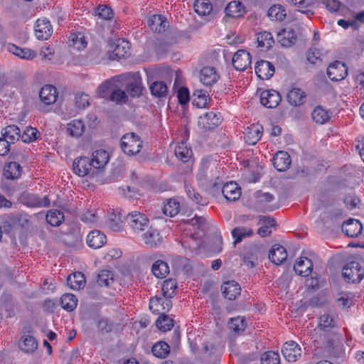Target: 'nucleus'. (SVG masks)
<instances>
[{
    "mask_svg": "<svg viewBox=\"0 0 364 364\" xmlns=\"http://www.w3.org/2000/svg\"><path fill=\"white\" fill-rule=\"evenodd\" d=\"M151 351L157 358H165L170 352V347L166 342L160 341L153 346Z\"/></svg>",
    "mask_w": 364,
    "mask_h": 364,
    "instance_id": "obj_56",
    "label": "nucleus"
},
{
    "mask_svg": "<svg viewBox=\"0 0 364 364\" xmlns=\"http://www.w3.org/2000/svg\"><path fill=\"white\" fill-rule=\"evenodd\" d=\"M311 117L316 124H323L329 121L331 113L329 110L324 109L321 106H318L313 110Z\"/></svg>",
    "mask_w": 364,
    "mask_h": 364,
    "instance_id": "obj_35",
    "label": "nucleus"
},
{
    "mask_svg": "<svg viewBox=\"0 0 364 364\" xmlns=\"http://www.w3.org/2000/svg\"><path fill=\"white\" fill-rule=\"evenodd\" d=\"M144 243L150 247H156L161 245L163 237L159 229H147L142 235Z\"/></svg>",
    "mask_w": 364,
    "mask_h": 364,
    "instance_id": "obj_22",
    "label": "nucleus"
},
{
    "mask_svg": "<svg viewBox=\"0 0 364 364\" xmlns=\"http://www.w3.org/2000/svg\"><path fill=\"white\" fill-rule=\"evenodd\" d=\"M69 46L77 50H81L87 47V41L82 33H74L70 36Z\"/></svg>",
    "mask_w": 364,
    "mask_h": 364,
    "instance_id": "obj_40",
    "label": "nucleus"
},
{
    "mask_svg": "<svg viewBox=\"0 0 364 364\" xmlns=\"http://www.w3.org/2000/svg\"><path fill=\"white\" fill-rule=\"evenodd\" d=\"M307 60L311 64H319L322 61V54L320 50L312 48L306 53Z\"/></svg>",
    "mask_w": 364,
    "mask_h": 364,
    "instance_id": "obj_63",
    "label": "nucleus"
},
{
    "mask_svg": "<svg viewBox=\"0 0 364 364\" xmlns=\"http://www.w3.org/2000/svg\"><path fill=\"white\" fill-rule=\"evenodd\" d=\"M282 353L289 362H295L301 355V348L294 341L286 342L282 347Z\"/></svg>",
    "mask_w": 364,
    "mask_h": 364,
    "instance_id": "obj_11",
    "label": "nucleus"
},
{
    "mask_svg": "<svg viewBox=\"0 0 364 364\" xmlns=\"http://www.w3.org/2000/svg\"><path fill=\"white\" fill-rule=\"evenodd\" d=\"M115 82H117V77H114L112 80H107L101 84L97 90V96L102 98L107 97L109 91L112 90L114 87H117V85H114Z\"/></svg>",
    "mask_w": 364,
    "mask_h": 364,
    "instance_id": "obj_49",
    "label": "nucleus"
},
{
    "mask_svg": "<svg viewBox=\"0 0 364 364\" xmlns=\"http://www.w3.org/2000/svg\"><path fill=\"white\" fill-rule=\"evenodd\" d=\"M255 73L262 80L269 79L274 73V65L267 60H260L256 63Z\"/></svg>",
    "mask_w": 364,
    "mask_h": 364,
    "instance_id": "obj_18",
    "label": "nucleus"
},
{
    "mask_svg": "<svg viewBox=\"0 0 364 364\" xmlns=\"http://www.w3.org/2000/svg\"><path fill=\"white\" fill-rule=\"evenodd\" d=\"M156 325L160 331H167L173 326V319L162 312L156 321Z\"/></svg>",
    "mask_w": 364,
    "mask_h": 364,
    "instance_id": "obj_51",
    "label": "nucleus"
},
{
    "mask_svg": "<svg viewBox=\"0 0 364 364\" xmlns=\"http://www.w3.org/2000/svg\"><path fill=\"white\" fill-rule=\"evenodd\" d=\"M193 105L198 108H204L207 106L210 98L207 91L197 90L193 94Z\"/></svg>",
    "mask_w": 364,
    "mask_h": 364,
    "instance_id": "obj_41",
    "label": "nucleus"
},
{
    "mask_svg": "<svg viewBox=\"0 0 364 364\" xmlns=\"http://www.w3.org/2000/svg\"><path fill=\"white\" fill-rule=\"evenodd\" d=\"M246 328V321L244 317L232 318L228 321V328L235 334H240Z\"/></svg>",
    "mask_w": 364,
    "mask_h": 364,
    "instance_id": "obj_45",
    "label": "nucleus"
},
{
    "mask_svg": "<svg viewBox=\"0 0 364 364\" xmlns=\"http://www.w3.org/2000/svg\"><path fill=\"white\" fill-rule=\"evenodd\" d=\"M287 100L293 106H299L304 103L306 94L300 88L293 87L287 93Z\"/></svg>",
    "mask_w": 364,
    "mask_h": 364,
    "instance_id": "obj_34",
    "label": "nucleus"
},
{
    "mask_svg": "<svg viewBox=\"0 0 364 364\" xmlns=\"http://www.w3.org/2000/svg\"><path fill=\"white\" fill-rule=\"evenodd\" d=\"M225 14L232 18H239L242 16L245 12V7L242 2L239 1H230L225 9Z\"/></svg>",
    "mask_w": 364,
    "mask_h": 364,
    "instance_id": "obj_31",
    "label": "nucleus"
},
{
    "mask_svg": "<svg viewBox=\"0 0 364 364\" xmlns=\"http://www.w3.org/2000/svg\"><path fill=\"white\" fill-rule=\"evenodd\" d=\"M109 159V155L107 151L104 149H97L92 154L90 161L93 168L101 169L106 166Z\"/></svg>",
    "mask_w": 364,
    "mask_h": 364,
    "instance_id": "obj_19",
    "label": "nucleus"
},
{
    "mask_svg": "<svg viewBox=\"0 0 364 364\" xmlns=\"http://www.w3.org/2000/svg\"><path fill=\"white\" fill-rule=\"evenodd\" d=\"M85 130V125L80 119H73L68 122L66 126V131L69 136L73 138L80 137Z\"/></svg>",
    "mask_w": 364,
    "mask_h": 364,
    "instance_id": "obj_30",
    "label": "nucleus"
},
{
    "mask_svg": "<svg viewBox=\"0 0 364 364\" xmlns=\"http://www.w3.org/2000/svg\"><path fill=\"white\" fill-rule=\"evenodd\" d=\"M110 100L116 103H125L127 100V96L124 91L120 89H113L110 95Z\"/></svg>",
    "mask_w": 364,
    "mask_h": 364,
    "instance_id": "obj_64",
    "label": "nucleus"
},
{
    "mask_svg": "<svg viewBox=\"0 0 364 364\" xmlns=\"http://www.w3.org/2000/svg\"><path fill=\"white\" fill-rule=\"evenodd\" d=\"M220 75L214 67L205 66L199 73L200 82L206 87L215 85L219 80Z\"/></svg>",
    "mask_w": 364,
    "mask_h": 364,
    "instance_id": "obj_8",
    "label": "nucleus"
},
{
    "mask_svg": "<svg viewBox=\"0 0 364 364\" xmlns=\"http://www.w3.org/2000/svg\"><path fill=\"white\" fill-rule=\"evenodd\" d=\"M187 225L196 228H208L213 226V221L203 216H196L188 220Z\"/></svg>",
    "mask_w": 364,
    "mask_h": 364,
    "instance_id": "obj_61",
    "label": "nucleus"
},
{
    "mask_svg": "<svg viewBox=\"0 0 364 364\" xmlns=\"http://www.w3.org/2000/svg\"><path fill=\"white\" fill-rule=\"evenodd\" d=\"M253 235L252 229H232V236L235 239L233 245L241 242L244 238L251 237Z\"/></svg>",
    "mask_w": 364,
    "mask_h": 364,
    "instance_id": "obj_60",
    "label": "nucleus"
},
{
    "mask_svg": "<svg viewBox=\"0 0 364 364\" xmlns=\"http://www.w3.org/2000/svg\"><path fill=\"white\" fill-rule=\"evenodd\" d=\"M320 220L323 225H340L343 226L353 225L355 228H363L361 223L354 218H348L343 220L342 212L340 210L323 212L320 215Z\"/></svg>",
    "mask_w": 364,
    "mask_h": 364,
    "instance_id": "obj_3",
    "label": "nucleus"
},
{
    "mask_svg": "<svg viewBox=\"0 0 364 364\" xmlns=\"http://www.w3.org/2000/svg\"><path fill=\"white\" fill-rule=\"evenodd\" d=\"M205 235V229H183L182 243L189 247L199 248L203 246V237Z\"/></svg>",
    "mask_w": 364,
    "mask_h": 364,
    "instance_id": "obj_6",
    "label": "nucleus"
},
{
    "mask_svg": "<svg viewBox=\"0 0 364 364\" xmlns=\"http://www.w3.org/2000/svg\"><path fill=\"white\" fill-rule=\"evenodd\" d=\"M250 64V54L245 50H239L232 57V65L237 70H245Z\"/></svg>",
    "mask_w": 364,
    "mask_h": 364,
    "instance_id": "obj_13",
    "label": "nucleus"
},
{
    "mask_svg": "<svg viewBox=\"0 0 364 364\" xmlns=\"http://www.w3.org/2000/svg\"><path fill=\"white\" fill-rule=\"evenodd\" d=\"M240 287L235 281L227 282L222 285V293L229 300H235L240 294Z\"/></svg>",
    "mask_w": 364,
    "mask_h": 364,
    "instance_id": "obj_28",
    "label": "nucleus"
},
{
    "mask_svg": "<svg viewBox=\"0 0 364 364\" xmlns=\"http://www.w3.org/2000/svg\"><path fill=\"white\" fill-rule=\"evenodd\" d=\"M260 360L261 364H280L279 355L274 351H267L263 353Z\"/></svg>",
    "mask_w": 364,
    "mask_h": 364,
    "instance_id": "obj_62",
    "label": "nucleus"
},
{
    "mask_svg": "<svg viewBox=\"0 0 364 364\" xmlns=\"http://www.w3.org/2000/svg\"><path fill=\"white\" fill-rule=\"evenodd\" d=\"M282 97L279 93L274 90H267L260 95V102L267 108H275L281 102Z\"/></svg>",
    "mask_w": 364,
    "mask_h": 364,
    "instance_id": "obj_12",
    "label": "nucleus"
},
{
    "mask_svg": "<svg viewBox=\"0 0 364 364\" xmlns=\"http://www.w3.org/2000/svg\"><path fill=\"white\" fill-rule=\"evenodd\" d=\"M60 304L64 309L72 311L77 304V299L72 294H64L60 298Z\"/></svg>",
    "mask_w": 364,
    "mask_h": 364,
    "instance_id": "obj_50",
    "label": "nucleus"
},
{
    "mask_svg": "<svg viewBox=\"0 0 364 364\" xmlns=\"http://www.w3.org/2000/svg\"><path fill=\"white\" fill-rule=\"evenodd\" d=\"M80 229H67V232H63L60 240L68 246L75 247L82 241Z\"/></svg>",
    "mask_w": 364,
    "mask_h": 364,
    "instance_id": "obj_20",
    "label": "nucleus"
},
{
    "mask_svg": "<svg viewBox=\"0 0 364 364\" xmlns=\"http://www.w3.org/2000/svg\"><path fill=\"white\" fill-rule=\"evenodd\" d=\"M312 269L313 263L311 260L307 257H300L297 259L294 265L295 272L304 277L309 276L311 273Z\"/></svg>",
    "mask_w": 364,
    "mask_h": 364,
    "instance_id": "obj_23",
    "label": "nucleus"
},
{
    "mask_svg": "<svg viewBox=\"0 0 364 364\" xmlns=\"http://www.w3.org/2000/svg\"><path fill=\"white\" fill-rule=\"evenodd\" d=\"M287 257L285 248L280 245H275L269 250V258L271 262L277 265L282 264Z\"/></svg>",
    "mask_w": 364,
    "mask_h": 364,
    "instance_id": "obj_29",
    "label": "nucleus"
},
{
    "mask_svg": "<svg viewBox=\"0 0 364 364\" xmlns=\"http://www.w3.org/2000/svg\"><path fill=\"white\" fill-rule=\"evenodd\" d=\"M262 131L263 128L260 124H251L244 132L245 142L249 145H255L261 138Z\"/></svg>",
    "mask_w": 364,
    "mask_h": 364,
    "instance_id": "obj_17",
    "label": "nucleus"
},
{
    "mask_svg": "<svg viewBox=\"0 0 364 364\" xmlns=\"http://www.w3.org/2000/svg\"><path fill=\"white\" fill-rule=\"evenodd\" d=\"M318 328L321 331L320 339L323 341L322 346L325 348H331L336 336L334 330L337 328V321L334 316L329 314L321 315L319 317Z\"/></svg>",
    "mask_w": 364,
    "mask_h": 364,
    "instance_id": "obj_1",
    "label": "nucleus"
},
{
    "mask_svg": "<svg viewBox=\"0 0 364 364\" xmlns=\"http://www.w3.org/2000/svg\"><path fill=\"white\" fill-rule=\"evenodd\" d=\"M150 90L153 95L161 97L166 95L168 87L164 81H155L150 85Z\"/></svg>",
    "mask_w": 364,
    "mask_h": 364,
    "instance_id": "obj_57",
    "label": "nucleus"
},
{
    "mask_svg": "<svg viewBox=\"0 0 364 364\" xmlns=\"http://www.w3.org/2000/svg\"><path fill=\"white\" fill-rule=\"evenodd\" d=\"M41 101L46 105H51L56 101L57 91L56 88L50 85L43 87L39 94Z\"/></svg>",
    "mask_w": 364,
    "mask_h": 364,
    "instance_id": "obj_32",
    "label": "nucleus"
},
{
    "mask_svg": "<svg viewBox=\"0 0 364 364\" xmlns=\"http://www.w3.org/2000/svg\"><path fill=\"white\" fill-rule=\"evenodd\" d=\"M20 129L16 125H9L2 131V137L6 139L10 144H14L20 138Z\"/></svg>",
    "mask_w": 364,
    "mask_h": 364,
    "instance_id": "obj_43",
    "label": "nucleus"
},
{
    "mask_svg": "<svg viewBox=\"0 0 364 364\" xmlns=\"http://www.w3.org/2000/svg\"><path fill=\"white\" fill-rule=\"evenodd\" d=\"M151 271L156 277L164 278L169 273V267L166 262L157 260L153 264Z\"/></svg>",
    "mask_w": 364,
    "mask_h": 364,
    "instance_id": "obj_48",
    "label": "nucleus"
},
{
    "mask_svg": "<svg viewBox=\"0 0 364 364\" xmlns=\"http://www.w3.org/2000/svg\"><path fill=\"white\" fill-rule=\"evenodd\" d=\"M86 242L90 247L98 249L107 242V237L104 232L98 229H94L87 235Z\"/></svg>",
    "mask_w": 364,
    "mask_h": 364,
    "instance_id": "obj_16",
    "label": "nucleus"
},
{
    "mask_svg": "<svg viewBox=\"0 0 364 364\" xmlns=\"http://www.w3.org/2000/svg\"><path fill=\"white\" fill-rule=\"evenodd\" d=\"M67 283L71 289L79 290L84 287L85 284V278L82 273L75 272L68 277Z\"/></svg>",
    "mask_w": 364,
    "mask_h": 364,
    "instance_id": "obj_38",
    "label": "nucleus"
},
{
    "mask_svg": "<svg viewBox=\"0 0 364 364\" xmlns=\"http://www.w3.org/2000/svg\"><path fill=\"white\" fill-rule=\"evenodd\" d=\"M342 276L349 283H359L364 277V269L358 261H349L342 269Z\"/></svg>",
    "mask_w": 364,
    "mask_h": 364,
    "instance_id": "obj_4",
    "label": "nucleus"
},
{
    "mask_svg": "<svg viewBox=\"0 0 364 364\" xmlns=\"http://www.w3.org/2000/svg\"><path fill=\"white\" fill-rule=\"evenodd\" d=\"M97 282L100 287H109L114 282V274L110 270L102 269L97 276Z\"/></svg>",
    "mask_w": 364,
    "mask_h": 364,
    "instance_id": "obj_47",
    "label": "nucleus"
},
{
    "mask_svg": "<svg viewBox=\"0 0 364 364\" xmlns=\"http://www.w3.org/2000/svg\"><path fill=\"white\" fill-rule=\"evenodd\" d=\"M90 159L87 157H80L76 159L73 164V168L77 175L79 176H85L88 174L89 171L92 169Z\"/></svg>",
    "mask_w": 364,
    "mask_h": 364,
    "instance_id": "obj_26",
    "label": "nucleus"
},
{
    "mask_svg": "<svg viewBox=\"0 0 364 364\" xmlns=\"http://www.w3.org/2000/svg\"><path fill=\"white\" fill-rule=\"evenodd\" d=\"M38 347V343L34 337L27 335L23 337L22 343L20 344L21 349L26 353L34 352Z\"/></svg>",
    "mask_w": 364,
    "mask_h": 364,
    "instance_id": "obj_53",
    "label": "nucleus"
},
{
    "mask_svg": "<svg viewBox=\"0 0 364 364\" xmlns=\"http://www.w3.org/2000/svg\"><path fill=\"white\" fill-rule=\"evenodd\" d=\"M177 288V283L175 279H166L164 282L161 287V291L164 297L171 298L175 294V291Z\"/></svg>",
    "mask_w": 364,
    "mask_h": 364,
    "instance_id": "obj_58",
    "label": "nucleus"
},
{
    "mask_svg": "<svg viewBox=\"0 0 364 364\" xmlns=\"http://www.w3.org/2000/svg\"><path fill=\"white\" fill-rule=\"evenodd\" d=\"M259 251L256 247H250L243 256V263L247 268H253L257 263Z\"/></svg>",
    "mask_w": 364,
    "mask_h": 364,
    "instance_id": "obj_36",
    "label": "nucleus"
},
{
    "mask_svg": "<svg viewBox=\"0 0 364 364\" xmlns=\"http://www.w3.org/2000/svg\"><path fill=\"white\" fill-rule=\"evenodd\" d=\"M125 223L132 228H144L149 225V220L146 215L138 211L129 213L124 218Z\"/></svg>",
    "mask_w": 364,
    "mask_h": 364,
    "instance_id": "obj_15",
    "label": "nucleus"
},
{
    "mask_svg": "<svg viewBox=\"0 0 364 364\" xmlns=\"http://www.w3.org/2000/svg\"><path fill=\"white\" fill-rule=\"evenodd\" d=\"M40 135V132L36 128L27 127L20 137L25 143H31L36 140Z\"/></svg>",
    "mask_w": 364,
    "mask_h": 364,
    "instance_id": "obj_59",
    "label": "nucleus"
},
{
    "mask_svg": "<svg viewBox=\"0 0 364 364\" xmlns=\"http://www.w3.org/2000/svg\"><path fill=\"white\" fill-rule=\"evenodd\" d=\"M117 82L124 87L127 92L132 97H139L142 92L143 86L140 75L138 73H127L117 77Z\"/></svg>",
    "mask_w": 364,
    "mask_h": 364,
    "instance_id": "obj_2",
    "label": "nucleus"
},
{
    "mask_svg": "<svg viewBox=\"0 0 364 364\" xmlns=\"http://www.w3.org/2000/svg\"><path fill=\"white\" fill-rule=\"evenodd\" d=\"M174 153L176 156L183 162L188 161L192 156V150L184 140L177 144Z\"/></svg>",
    "mask_w": 364,
    "mask_h": 364,
    "instance_id": "obj_33",
    "label": "nucleus"
},
{
    "mask_svg": "<svg viewBox=\"0 0 364 364\" xmlns=\"http://www.w3.org/2000/svg\"><path fill=\"white\" fill-rule=\"evenodd\" d=\"M95 323L97 327V331L100 334H107L113 331L114 328V323L107 318H97L95 320Z\"/></svg>",
    "mask_w": 364,
    "mask_h": 364,
    "instance_id": "obj_37",
    "label": "nucleus"
},
{
    "mask_svg": "<svg viewBox=\"0 0 364 364\" xmlns=\"http://www.w3.org/2000/svg\"><path fill=\"white\" fill-rule=\"evenodd\" d=\"M35 36L38 40H47L53 33L50 22L46 18H38L35 24Z\"/></svg>",
    "mask_w": 364,
    "mask_h": 364,
    "instance_id": "obj_9",
    "label": "nucleus"
},
{
    "mask_svg": "<svg viewBox=\"0 0 364 364\" xmlns=\"http://www.w3.org/2000/svg\"><path fill=\"white\" fill-rule=\"evenodd\" d=\"M224 197L230 201L238 200L241 196V189L235 182H228L223 185L222 189Z\"/></svg>",
    "mask_w": 364,
    "mask_h": 364,
    "instance_id": "obj_24",
    "label": "nucleus"
},
{
    "mask_svg": "<svg viewBox=\"0 0 364 364\" xmlns=\"http://www.w3.org/2000/svg\"><path fill=\"white\" fill-rule=\"evenodd\" d=\"M147 24L152 31L161 33L166 30L168 23L163 16L154 14L148 18Z\"/></svg>",
    "mask_w": 364,
    "mask_h": 364,
    "instance_id": "obj_25",
    "label": "nucleus"
},
{
    "mask_svg": "<svg viewBox=\"0 0 364 364\" xmlns=\"http://www.w3.org/2000/svg\"><path fill=\"white\" fill-rule=\"evenodd\" d=\"M21 201L23 204L31 208L48 207L50 200L48 196L41 198L38 195L32 193H24L21 196Z\"/></svg>",
    "mask_w": 364,
    "mask_h": 364,
    "instance_id": "obj_7",
    "label": "nucleus"
},
{
    "mask_svg": "<svg viewBox=\"0 0 364 364\" xmlns=\"http://www.w3.org/2000/svg\"><path fill=\"white\" fill-rule=\"evenodd\" d=\"M348 74L346 64L335 61L327 68L328 77L333 81H339L344 79Z\"/></svg>",
    "mask_w": 364,
    "mask_h": 364,
    "instance_id": "obj_10",
    "label": "nucleus"
},
{
    "mask_svg": "<svg viewBox=\"0 0 364 364\" xmlns=\"http://www.w3.org/2000/svg\"><path fill=\"white\" fill-rule=\"evenodd\" d=\"M287 16L284 7L280 4H274L268 10V16L272 21H282Z\"/></svg>",
    "mask_w": 364,
    "mask_h": 364,
    "instance_id": "obj_42",
    "label": "nucleus"
},
{
    "mask_svg": "<svg viewBox=\"0 0 364 364\" xmlns=\"http://www.w3.org/2000/svg\"><path fill=\"white\" fill-rule=\"evenodd\" d=\"M142 144L140 137L133 132L124 134L121 139L122 150L125 154L129 156L139 153Z\"/></svg>",
    "mask_w": 364,
    "mask_h": 364,
    "instance_id": "obj_5",
    "label": "nucleus"
},
{
    "mask_svg": "<svg viewBox=\"0 0 364 364\" xmlns=\"http://www.w3.org/2000/svg\"><path fill=\"white\" fill-rule=\"evenodd\" d=\"M257 46L263 50L269 49L274 43L272 35L267 31H263L257 35Z\"/></svg>",
    "mask_w": 364,
    "mask_h": 364,
    "instance_id": "obj_39",
    "label": "nucleus"
},
{
    "mask_svg": "<svg viewBox=\"0 0 364 364\" xmlns=\"http://www.w3.org/2000/svg\"><path fill=\"white\" fill-rule=\"evenodd\" d=\"M113 55L117 58H125L130 54V43L129 41L119 38L114 43Z\"/></svg>",
    "mask_w": 364,
    "mask_h": 364,
    "instance_id": "obj_27",
    "label": "nucleus"
},
{
    "mask_svg": "<svg viewBox=\"0 0 364 364\" xmlns=\"http://www.w3.org/2000/svg\"><path fill=\"white\" fill-rule=\"evenodd\" d=\"M21 167L17 162H9L4 168V175L8 179L18 178L21 175Z\"/></svg>",
    "mask_w": 364,
    "mask_h": 364,
    "instance_id": "obj_46",
    "label": "nucleus"
},
{
    "mask_svg": "<svg viewBox=\"0 0 364 364\" xmlns=\"http://www.w3.org/2000/svg\"><path fill=\"white\" fill-rule=\"evenodd\" d=\"M63 220L64 215L63 213L58 210H50L46 215L47 223L53 227L60 225Z\"/></svg>",
    "mask_w": 364,
    "mask_h": 364,
    "instance_id": "obj_54",
    "label": "nucleus"
},
{
    "mask_svg": "<svg viewBox=\"0 0 364 364\" xmlns=\"http://www.w3.org/2000/svg\"><path fill=\"white\" fill-rule=\"evenodd\" d=\"M291 161L289 154L283 151H277L272 159L273 165L279 171H284L289 168Z\"/></svg>",
    "mask_w": 364,
    "mask_h": 364,
    "instance_id": "obj_21",
    "label": "nucleus"
},
{
    "mask_svg": "<svg viewBox=\"0 0 364 364\" xmlns=\"http://www.w3.org/2000/svg\"><path fill=\"white\" fill-rule=\"evenodd\" d=\"M180 210L178 201L176 199L171 198L166 201L163 208L164 215L170 217L176 215Z\"/></svg>",
    "mask_w": 364,
    "mask_h": 364,
    "instance_id": "obj_52",
    "label": "nucleus"
},
{
    "mask_svg": "<svg viewBox=\"0 0 364 364\" xmlns=\"http://www.w3.org/2000/svg\"><path fill=\"white\" fill-rule=\"evenodd\" d=\"M278 38L282 46L284 47L291 46L296 40L295 33L291 30H283L282 32H279Z\"/></svg>",
    "mask_w": 364,
    "mask_h": 364,
    "instance_id": "obj_55",
    "label": "nucleus"
},
{
    "mask_svg": "<svg viewBox=\"0 0 364 364\" xmlns=\"http://www.w3.org/2000/svg\"><path fill=\"white\" fill-rule=\"evenodd\" d=\"M193 6L199 16H208L213 11V5L209 0H196Z\"/></svg>",
    "mask_w": 364,
    "mask_h": 364,
    "instance_id": "obj_44",
    "label": "nucleus"
},
{
    "mask_svg": "<svg viewBox=\"0 0 364 364\" xmlns=\"http://www.w3.org/2000/svg\"><path fill=\"white\" fill-rule=\"evenodd\" d=\"M221 122V115L215 112H210L199 117L198 124L205 129H212Z\"/></svg>",
    "mask_w": 364,
    "mask_h": 364,
    "instance_id": "obj_14",
    "label": "nucleus"
}]
</instances>
